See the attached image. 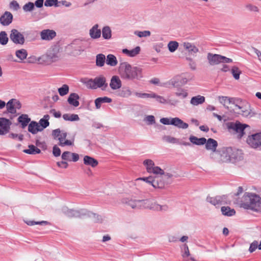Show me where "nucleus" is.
Here are the masks:
<instances>
[{"label": "nucleus", "instance_id": "obj_1", "mask_svg": "<svg viewBox=\"0 0 261 261\" xmlns=\"http://www.w3.org/2000/svg\"><path fill=\"white\" fill-rule=\"evenodd\" d=\"M211 158L219 163H235L242 159L241 150L235 148L223 147L215 153H211Z\"/></svg>", "mask_w": 261, "mask_h": 261}, {"label": "nucleus", "instance_id": "obj_2", "mask_svg": "<svg viewBox=\"0 0 261 261\" xmlns=\"http://www.w3.org/2000/svg\"><path fill=\"white\" fill-rule=\"evenodd\" d=\"M118 73L122 79L125 80L137 79L140 80L142 77V69L137 66H132L126 62L120 64L118 69Z\"/></svg>", "mask_w": 261, "mask_h": 261}, {"label": "nucleus", "instance_id": "obj_3", "mask_svg": "<svg viewBox=\"0 0 261 261\" xmlns=\"http://www.w3.org/2000/svg\"><path fill=\"white\" fill-rule=\"evenodd\" d=\"M240 205L246 210L261 212V197L254 193L246 192Z\"/></svg>", "mask_w": 261, "mask_h": 261}, {"label": "nucleus", "instance_id": "obj_4", "mask_svg": "<svg viewBox=\"0 0 261 261\" xmlns=\"http://www.w3.org/2000/svg\"><path fill=\"white\" fill-rule=\"evenodd\" d=\"M59 48L57 46L51 47L45 55L38 57L36 61L40 64L50 65L60 59Z\"/></svg>", "mask_w": 261, "mask_h": 261}, {"label": "nucleus", "instance_id": "obj_5", "mask_svg": "<svg viewBox=\"0 0 261 261\" xmlns=\"http://www.w3.org/2000/svg\"><path fill=\"white\" fill-rule=\"evenodd\" d=\"M81 82L89 89H96L100 88L103 90L108 86L106 79L102 76L96 77L94 79L83 78L81 80Z\"/></svg>", "mask_w": 261, "mask_h": 261}, {"label": "nucleus", "instance_id": "obj_6", "mask_svg": "<svg viewBox=\"0 0 261 261\" xmlns=\"http://www.w3.org/2000/svg\"><path fill=\"white\" fill-rule=\"evenodd\" d=\"M123 204L129 206L133 209H142L149 207V200L148 199H135L132 197H126L122 199Z\"/></svg>", "mask_w": 261, "mask_h": 261}, {"label": "nucleus", "instance_id": "obj_7", "mask_svg": "<svg viewBox=\"0 0 261 261\" xmlns=\"http://www.w3.org/2000/svg\"><path fill=\"white\" fill-rule=\"evenodd\" d=\"M233 111L245 117L251 118L255 115V113L250 109L249 104L240 98L236 102Z\"/></svg>", "mask_w": 261, "mask_h": 261}, {"label": "nucleus", "instance_id": "obj_8", "mask_svg": "<svg viewBox=\"0 0 261 261\" xmlns=\"http://www.w3.org/2000/svg\"><path fill=\"white\" fill-rule=\"evenodd\" d=\"M226 125L229 131H233L238 134V137L240 139L245 135V129L247 128H250L248 125L241 123L239 121L228 122L226 123Z\"/></svg>", "mask_w": 261, "mask_h": 261}, {"label": "nucleus", "instance_id": "obj_9", "mask_svg": "<svg viewBox=\"0 0 261 261\" xmlns=\"http://www.w3.org/2000/svg\"><path fill=\"white\" fill-rule=\"evenodd\" d=\"M161 176H158L154 178L153 187L156 189H163L166 186L172 183V177L173 175L169 173L161 174Z\"/></svg>", "mask_w": 261, "mask_h": 261}, {"label": "nucleus", "instance_id": "obj_10", "mask_svg": "<svg viewBox=\"0 0 261 261\" xmlns=\"http://www.w3.org/2000/svg\"><path fill=\"white\" fill-rule=\"evenodd\" d=\"M52 135L55 139L59 141V145L61 146H70L73 144V141L66 140L67 133L59 128L53 130Z\"/></svg>", "mask_w": 261, "mask_h": 261}, {"label": "nucleus", "instance_id": "obj_11", "mask_svg": "<svg viewBox=\"0 0 261 261\" xmlns=\"http://www.w3.org/2000/svg\"><path fill=\"white\" fill-rule=\"evenodd\" d=\"M143 165L145 166L147 172L149 173L154 174H164V170L158 166H155L154 162L150 159L144 160Z\"/></svg>", "mask_w": 261, "mask_h": 261}, {"label": "nucleus", "instance_id": "obj_12", "mask_svg": "<svg viewBox=\"0 0 261 261\" xmlns=\"http://www.w3.org/2000/svg\"><path fill=\"white\" fill-rule=\"evenodd\" d=\"M10 38L15 44L23 45L25 42L23 35L16 29H12L11 31Z\"/></svg>", "mask_w": 261, "mask_h": 261}, {"label": "nucleus", "instance_id": "obj_13", "mask_svg": "<svg viewBox=\"0 0 261 261\" xmlns=\"http://www.w3.org/2000/svg\"><path fill=\"white\" fill-rule=\"evenodd\" d=\"M246 142L252 148H256L261 146V132L249 136Z\"/></svg>", "mask_w": 261, "mask_h": 261}, {"label": "nucleus", "instance_id": "obj_14", "mask_svg": "<svg viewBox=\"0 0 261 261\" xmlns=\"http://www.w3.org/2000/svg\"><path fill=\"white\" fill-rule=\"evenodd\" d=\"M63 212L68 217L82 218L86 214L87 210L82 209L80 211L68 209L67 207H64L62 209Z\"/></svg>", "mask_w": 261, "mask_h": 261}, {"label": "nucleus", "instance_id": "obj_15", "mask_svg": "<svg viewBox=\"0 0 261 261\" xmlns=\"http://www.w3.org/2000/svg\"><path fill=\"white\" fill-rule=\"evenodd\" d=\"M238 98L234 97H230L228 96H220L218 97L219 102L227 109H228L229 105L232 104L235 106L236 102H237Z\"/></svg>", "mask_w": 261, "mask_h": 261}, {"label": "nucleus", "instance_id": "obj_16", "mask_svg": "<svg viewBox=\"0 0 261 261\" xmlns=\"http://www.w3.org/2000/svg\"><path fill=\"white\" fill-rule=\"evenodd\" d=\"M11 124L10 121L5 118H0V135L7 134L10 129Z\"/></svg>", "mask_w": 261, "mask_h": 261}, {"label": "nucleus", "instance_id": "obj_17", "mask_svg": "<svg viewBox=\"0 0 261 261\" xmlns=\"http://www.w3.org/2000/svg\"><path fill=\"white\" fill-rule=\"evenodd\" d=\"M225 199V197L224 196H217L215 197L207 196L206 201L217 206L223 204Z\"/></svg>", "mask_w": 261, "mask_h": 261}, {"label": "nucleus", "instance_id": "obj_18", "mask_svg": "<svg viewBox=\"0 0 261 261\" xmlns=\"http://www.w3.org/2000/svg\"><path fill=\"white\" fill-rule=\"evenodd\" d=\"M56 36V32L53 30H43L40 32V37L43 40H51L54 38Z\"/></svg>", "mask_w": 261, "mask_h": 261}, {"label": "nucleus", "instance_id": "obj_19", "mask_svg": "<svg viewBox=\"0 0 261 261\" xmlns=\"http://www.w3.org/2000/svg\"><path fill=\"white\" fill-rule=\"evenodd\" d=\"M207 59L210 65L213 66L221 63V55L208 53Z\"/></svg>", "mask_w": 261, "mask_h": 261}, {"label": "nucleus", "instance_id": "obj_20", "mask_svg": "<svg viewBox=\"0 0 261 261\" xmlns=\"http://www.w3.org/2000/svg\"><path fill=\"white\" fill-rule=\"evenodd\" d=\"M13 15L8 11H6L0 17V23L4 26L9 25L12 21Z\"/></svg>", "mask_w": 261, "mask_h": 261}, {"label": "nucleus", "instance_id": "obj_21", "mask_svg": "<svg viewBox=\"0 0 261 261\" xmlns=\"http://www.w3.org/2000/svg\"><path fill=\"white\" fill-rule=\"evenodd\" d=\"M62 159L65 161L76 162L79 160V155L76 153L65 151L62 154Z\"/></svg>", "mask_w": 261, "mask_h": 261}, {"label": "nucleus", "instance_id": "obj_22", "mask_svg": "<svg viewBox=\"0 0 261 261\" xmlns=\"http://www.w3.org/2000/svg\"><path fill=\"white\" fill-rule=\"evenodd\" d=\"M204 144L206 150L212 151V153L217 152V150H216V149L218 146V142L214 139H208L206 140V142Z\"/></svg>", "mask_w": 261, "mask_h": 261}, {"label": "nucleus", "instance_id": "obj_23", "mask_svg": "<svg viewBox=\"0 0 261 261\" xmlns=\"http://www.w3.org/2000/svg\"><path fill=\"white\" fill-rule=\"evenodd\" d=\"M181 45L191 55L196 54L199 51V49L193 43L184 42Z\"/></svg>", "mask_w": 261, "mask_h": 261}, {"label": "nucleus", "instance_id": "obj_24", "mask_svg": "<svg viewBox=\"0 0 261 261\" xmlns=\"http://www.w3.org/2000/svg\"><path fill=\"white\" fill-rule=\"evenodd\" d=\"M99 25L97 24L94 25L89 30V35L91 38L95 39L99 38L101 34L100 29L98 28Z\"/></svg>", "mask_w": 261, "mask_h": 261}, {"label": "nucleus", "instance_id": "obj_25", "mask_svg": "<svg viewBox=\"0 0 261 261\" xmlns=\"http://www.w3.org/2000/svg\"><path fill=\"white\" fill-rule=\"evenodd\" d=\"M171 125L182 129H186L189 126L188 123L184 122L178 117L171 118Z\"/></svg>", "mask_w": 261, "mask_h": 261}, {"label": "nucleus", "instance_id": "obj_26", "mask_svg": "<svg viewBox=\"0 0 261 261\" xmlns=\"http://www.w3.org/2000/svg\"><path fill=\"white\" fill-rule=\"evenodd\" d=\"M83 162L85 165L90 166L92 168L96 167L98 164V162L97 160L89 155L84 156Z\"/></svg>", "mask_w": 261, "mask_h": 261}, {"label": "nucleus", "instance_id": "obj_27", "mask_svg": "<svg viewBox=\"0 0 261 261\" xmlns=\"http://www.w3.org/2000/svg\"><path fill=\"white\" fill-rule=\"evenodd\" d=\"M141 51V48L140 46H136L135 48L131 50L127 49L126 48L123 49L122 53L128 57H134L139 54Z\"/></svg>", "mask_w": 261, "mask_h": 261}, {"label": "nucleus", "instance_id": "obj_28", "mask_svg": "<svg viewBox=\"0 0 261 261\" xmlns=\"http://www.w3.org/2000/svg\"><path fill=\"white\" fill-rule=\"evenodd\" d=\"M112 99L106 96L103 97H98L96 98L94 101L96 109H99L103 103H109L112 102Z\"/></svg>", "mask_w": 261, "mask_h": 261}, {"label": "nucleus", "instance_id": "obj_29", "mask_svg": "<svg viewBox=\"0 0 261 261\" xmlns=\"http://www.w3.org/2000/svg\"><path fill=\"white\" fill-rule=\"evenodd\" d=\"M79 99V96L78 94L75 93H72L70 94L67 101L70 105L76 107L79 105V102L78 101Z\"/></svg>", "mask_w": 261, "mask_h": 261}, {"label": "nucleus", "instance_id": "obj_30", "mask_svg": "<svg viewBox=\"0 0 261 261\" xmlns=\"http://www.w3.org/2000/svg\"><path fill=\"white\" fill-rule=\"evenodd\" d=\"M28 130L33 134H36L38 132L42 131L40 129V126L39 124L35 121H32L29 124Z\"/></svg>", "mask_w": 261, "mask_h": 261}, {"label": "nucleus", "instance_id": "obj_31", "mask_svg": "<svg viewBox=\"0 0 261 261\" xmlns=\"http://www.w3.org/2000/svg\"><path fill=\"white\" fill-rule=\"evenodd\" d=\"M189 140L193 144L196 145H202L206 142V139L205 138H198L194 136H190Z\"/></svg>", "mask_w": 261, "mask_h": 261}, {"label": "nucleus", "instance_id": "obj_32", "mask_svg": "<svg viewBox=\"0 0 261 261\" xmlns=\"http://www.w3.org/2000/svg\"><path fill=\"white\" fill-rule=\"evenodd\" d=\"M147 208L152 209L157 211H167L168 210V206L167 205H160L156 203L151 204V201L149 200V207Z\"/></svg>", "mask_w": 261, "mask_h": 261}, {"label": "nucleus", "instance_id": "obj_33", "mask_svg": "<svg viewBox=\"0 0 261 261\" xmlns=\"http://www.w3.org/2000/svg\"><path fill=\"white\" fill-rule=\"evenodd\" d=\"M31 121V119L29 118L28 115L22 114L18 118V121L21 125L22 128H25L29 122Z\"/></svg>", "mask_w": 261, "mask_h": 261}, {"label": "nucleus", "instance_id": "obj_34", "mask_svg": "<svg viewBox=\"0 0 261 261\" xmlns=\"http://www.w3.org/2000/svg\"><path fill=\"white\" fill-rule=\"evenodd\" d=\"M154 92H150L149 93H142L139 92L134 91V95L137 97L147 99V98H153Z\"/></svg>", "mask_w": 261, "mask_h": 261}, {"label": "nucleus", "instance_id": "obj_35", "mask_svg": "<svg viewBox=\"0 0 261 261\" xmlns=\"http://www.w3.org/2000/svg\"><path fill=\"white\" fill-rule=\"evenodd\" d=\"M205 101V97L203 96L197 95L193 97L191 100L190 103L193 106H197L203 103Z\"/></svg>", "mask_w": 261, "mask_h": 261}, {"label": "nucleus", "instance_id": "obj_36", "mask_svg": "<svg viewBox=\"0 0 261 261\" xmlns=\"http://www.w3.org/2000/svg\"><path fill=\"white\" fill-rule=\"evenodd\" d=\"M49 119V116L48 115H45L43 118H41L39 123H38L40 126V129L43 130L44 128L47 127L49 124L48 120Z\"/></svg>", "mask_w": 261, "mask_h": 261}, {"label": "nucleus", "instance_id": "obj_37", "mask_svg": "<svg viewBox=\"0 0 261 261\" xmlns=\"http://www.w3.org/2000/svg\"><path fill=\"white\" fill-rule=\"evenodd\" d=\"M23 152L29 154H36L41 152L40 149L34 145H29L28 149H24Z\"/></svg>", "mask_w": 261, "mask_h": 261}, {"label": "nucleus", "instance_id": "obj_38", "mask_svg": "<svg viewBox=\"0 0 261 261\" xmlns=\"http://www.w3.org/2000/svg\"><path fill=\"white\" fill-rule=\"evenodd\" d=\"M7 111L9 113L14 114L16 113L15 110L14 103L13 102V98L9 100L7 103H6Z\"/></svg>", "mask_w": 261, "mask_h": 261}, {"label": "nucleus", "instance_id": "obj_39", "mask_svg": "<svg viewBox=\"0 0 261 261\" xmlns=\"http://www.w3.org/2000/svg\"><path fill=\"white\" fill-rule=\"evenodd\" d=\"M117 92L118 95L127 97L130 96L132 94H134V92H132L128 88L123 87L121 90H119Z\"/></svg>", "mask_w": 261, "mask_h": 261}, {"label": "nucleus", "instance_id": "obj_40", "mask_svg": "<svg viewBox=\"0 0 261 261\" xmlns=\"http://www.w3.org/2000/svg\"><path fill=\"white\" fill-rule=\"evenodd\" d=\"M87 216L92 220L94 222H100L102 221L101 217L96 214L87 211L85 216Z\"/></svg>", "mask_w": 261, "mask_h": 261}, {"label": "nucleus", "instance_id": "obj_41", "mask_svg": "<svg viewBox=\"0 0 261 261\" xmlns=\"http://www.w3.org/2000/svg\"><path fill=\"white\" fill-rule=\"evenodd\" d=\"M221 212L223 215L227 216H233L236 212L234 209H231L229 206H222L221 208Z\"/></svg>", "mask_w": 261, "mask_h": 261}, {"label": "nucleus", "instance_id": "obj_42", "mask_svg": "<svg viewBox=\"0 0 261 261\" xmlns=\"http://www.w3.org/2000/svg\"><path fill=\"white\" fill-rule=\"evenodd\" d=\"M162 140L165 142L176 144L179 143V140L169 135H164L162 137Z\"/></svg>", "mask_w": 261, "mask_h": 261}, {"label": "nucleus", "instance_id": "obj_43", "mask_svg": "<svg viewBox=\"0 0 261 261\" xmlns=\"http://www.w3.org/2000/svg\"><path fill=\"white\" fill-rule=\"evenodd\" d=\"M106 62V57L102 54L97 55L96 57V65L98 67H102Z\"/></svg>", "mask_w": 261, "mask_h": 261}, {"label": "nucleus", "instance_id": "obj_44", "mask_svg": "<svg viewBox=\"0 0 261 261\" xmlns=\"http://www.w3.org/2000/svg\"><path fill=\"white\" fill-rule=\"evenodd\" d=\"M16 56L20 60L25 59L28 56V52L25 49H20L15 51Z\"/></svg>", "mask_w": 261, "mask_h": 261}, {"label": "nucleus", "instance_id": "obj_45", "mask_svg": "<svg viewBox=\"0 0 261 261\" xmlns=\"http://www.w3.org/2000/svg\"><path fill=\"white\" fill-rule=\"evenodd\" d=\"M63 118L66 121H75L80 120L78 115L74 114H65L63 115Z\"/></svg>", "mask_w": 261, "mask_h": 261}, {"label": "nucleus", "instance_id": "obj_46", "mask_svg": "<svg viewBox=\"0 0 261 261\" xmlns=\"http://www.w3.org/2000/svg\"><path fill=\"white\" fill-rule=\"evenodd\" d=\"M9 40L7 34L6 32L2 31L0 32V44L2 45H6Z\"/></svg>", "mask_w": 261, "mask_h": 261}, {"label": "nucleus", "instance_id": "obj_47", "mask_svg": "<svg viewBox=\"0 0 261 261\" xmlns=\"http://www.w3.org/2000/svg\"><path fill=\"white\" fill-rule=\"evenodd\" d=\"M102 37L105 39H108L111 37V30L109 27H105L102 30Z\"/></svg>", "mask_w": 261, "mask_h": 261}, {"label": "nucleus", "instance_id": "obj_48", "mask_svg": "<svg viewBox=\"0 0 261 261\" xmlns=\"http://www.w3.org/2000/svg\"><path fill=\"white\" fill-rule=\"evenodd\" d=\"M134 34L139 38L147 37L151 35V32L149 31H136L134 32Z\"/></svg>", "mask_w": 261, "mask_h": 261}, {"label": "nucleus", "instance_id": "obj_49", "mask_svg": "<svg viewBox=\"0 0 261 261\" xmlns=\"http://www.w3.org/2000/svg\"><path fill=\"white\" fill-rule=\"evenodd\" d=\"M178 47V43L175 41H170L168 44L169 50L171 52H174Z\"/></svg>", "mask_w": 261, "mask_h": 261}, {"label": "nucleus", "instance_id": "obj_50", "mask_svg": "<svg viewBox=\"0 0 261 261\" xmlns=\"http://www.w3.org/2000/svg\"><path fill=\"white\" fill-rule=\"evenodd\" d=\"M69 86L64 84L61 87L58 89V92L60 96H63L68 94L69 92Z\"/></svg>", "mask_w": 261, "mask_h": 261}, {"label": "nucleus", "instance_id": "obj_51", "mask_svg": "<svg viewBox=\"0 0 261 261\" xmlns=\"http://www.w3.org/2000/svg\"><path fill=\"white\" fill-rule=\"evenodd\" d=\"M162 86L168 88H171V86L172 87H176L178 86V81L176 78H173L168 83L164 84Z\"/></svg>", "mask_w": 261, "mask_h": 261}, {"label": "nucleus", "instance_id": "obj_52", "mask_svg": "<svg viewBox=\"0 0 261 261\" xmlns=\"http://www.w3.org/2000/svg\"><path fill=\"white\" fill-rule=\"evenodd\" d=\"M231 72L236 80L240 79V75L241 73V71L236 66H233L231 70Z\"/></svg>", "mask_w": 261, "mask_h": 261}, {"label": "nucleus", "instance_id": "obj_53", "mask_svg": "<svg viewBox=\"0 0 261 261\" xmlns=\"http://www.w3.org/2000/svg\"><path fill=\"white\" fill-rule=\"evenodd\" d=\"M35 8L34 4L32 2H28L23 5L22 9L25 12L32 11Z\"/></svg>", "mask_w": 261, "mask_h": 261}, {"label": "nucleus", "instance_id": "obj_54", "mask_svg": "<svg viewBox=\"0 0 261 261\" xmlns=\"http://www.w3.org/2000/svg\"><path fill=\"white\" fill-rule=\"evenodd\" d=\"M139 180H143V181L146 182V183L150 184L151 185H152L153 186V182L154 181V178L151 176H150L147 177H140V178H137L135 180V182H137L139 181Z\"/></svg>", "mask_w": 261, "mask_h": 261}, {"label": "nucleus", "instance_id": "obj_55", "mask_svg": "<svg viewBox=\"0 0 261 261\" xmlns=\"http://www.w3.org/2000/svg\"><path fill=\"white\" fill-rule=\"evenodd\" d=\"M153 98L155 99L156 101L161 104H167V99L164 97L154 93Z\"/></svg>", "mask_w": 261, "mask_h": 261}, {"label": "nucleus", "instance_id": "obj_56", "mask_svg": "<svg viewBox=\"0 0 261 261\" xmlns=\"http://www.w3.org/2000/svg\"><path fill=\"white\" fill-rule=\"evenodd\" d=\"M144 121L147 125H152L155 123V117L153 115H147L144 119Z\"/></svg>", "mask_w": 261, "mask_h": 261}, {"label": "nucleus", "instance_id": "obj_57", "mask_svg": "<svg viewBox=\"0 0 261 261\" xmlns=\"http://www.w3.org/2000/svg\"><path fill=\"white\" fill-rule=\"evenodd\" d=\"M175 94L181 98H185L188 96V93L187 91L183 89H178L175 93Z\"/></svg>", "mask_w": 261, "mask_h": 261}, {"label": "nucleus", "instance_id": "obj_58", "mask_svg": "<svg viewBox=\"0 0 261 261\" xmlns=\"http://www.w3.org/2000/svg\"><path fill=\"white\" fill-rule=\"evenodd\" d=\"M58 0H45L44 6L46 7H52L53 6L58 7Z\"/></svg>", "mask_w": 261, "mask_h": 261}, {"label": "nucleus", "instance_id": "obj_59", "mask_svg": "<svg viewBox=\"0 0 261 261\" xmlns=\"http://www.w3.org/2000/svg\"><path fill=\"white\" fill-rule=\"evenodd\" d=\"M106 63L107 65L114 66V55H109L106 59Z\"/></svg>", "mask_w": 261, "mask_h": 261}, {"label": "nucleus", "instance_id": "obj_60", "mask_svg": "<svg viewBox=\"0 0 261 261\" xmlns=\"http://www.w3.org/2000/svg\"><path fill=\"white\" fill-rule=\"evenodd\" d=\"M25 223L28 225L30 226L34 225H43V224H46L48 223L47 221H26Z\"/></svg>", "mask_w": 261, "mask_h": 261}, {"label": "nucleus", "instance_id": "obj_61", "mask_svg": "<svg viewBox=\"0 0 261 261\" xmlns=\"http://www.w3.org/2000/svg\"><path fill=\"white\" fill-rule=\"evenodd\" d=\"M190 255L189 249L187 245L185 244L183 247V251L181 256L183 258H186Z\"/></svg>", "mask_w": 261, "mask_h": 261}, {"label": "nucleus", "instance_id": "obj_62", "mask_svg": "<svg viewBox=\"0 0 261 261\" xmlns=\"http://www.w3.org/2000/svg\"><path fill=\"white\" fill-rule=\"evenodd\" d=\"M246 9L251 12H257L259 11V9L256 6L253 5L251 4H247L245 6Z\"/></svg>", "mask_w": 261, "mask_h": 261}, {"label": "nucleus", "instance_id": "obj_63", "mask_svg": "<svg viewBox=\"0 0 261 261\" xmlns=\"http://www.w3.org/2000/svg\"><path fill=\"white\" fill-rule=\"evenodd\" d=\"M10 8L14 11H17L20 8V6L17 1H13L10 3Z\"/></svg>", "mask_w": 261, "mask_h": 261}, {"label": "nucleus", "instance_id": "obj_64", "mask_svg": "<svg viewBox=\"0 0 261 261\" xmlns=\"http://www.w3.org/2000/svg\"><path fill=\"white\" fill-rule=\"evenodd\" d=\"M258 248V242L256 241H254L250 245L249 251L250 252L254 251L257 248Z\"/></svg>", "mask_w": 261, "mask_h": 261}]
</instances>
